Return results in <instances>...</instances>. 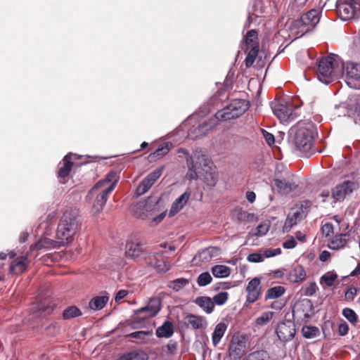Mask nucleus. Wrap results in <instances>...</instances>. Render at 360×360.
I'll list each match as a JSON object with an SVG mask.
<instances>
[{
	"label": "nucleus",
	"mask_w": 360,
	"mask_h": 360,
	"mask_svg": "<svg viewBox=\"0 0 360 360\" xmlns=\"http://www.w3.org/2000/svg\"><path fill=\"white\" fill-rule=\"evenodd\" d=\"M79 221L76 214L72 211H65L60 218L56 231L57 240L63 246L71 243L77 233Z\"/></svg>",
	"instance_id": "nucleus-1"
},
{
	"label": "nucleus",
	"mask_w": 360,
	"mask_h": 360,
	"mask_svg": "<svg viewBox=\"0 0 360 360\" xmlns=\"http://www.w3.org/2000/svg\"><path fill=\"white\" fill-rule=\"evenodd\" d=\"M291 130L294 133L293 143L295 149L300 152L309 151L314 144L315 136L317 135L314 126L312 124L304 126L299 124Z\"/></svg>",
	"instance_id": "nucleus-2"
},
{
	"label": "nucleus",
	"mask_w": 360,
	"mask_h": 360,
	"mask_svg": "<svg viewBox=\"0 0 360 360\" xmlns=\"http://www.w3.org/2000/svg\"><path fill=\"white\" fill-rule=\"evenodd\" d=\"M212 164V160L200 148L195 149L191 156L186 158L188 171L186 178L189 181L197 180L201 172L207 169Z\"/></svg>",
	"instance_id": "nucleus-3"
},
{
	"label": "nucleus",
	"mask_w": 360,
	"mask_h": 360,
	"mask_svg": "<svg viewBox=\"0 0 360 360\" xmlns=\"http://www.w3.org/2000/svg\"><path fill=\"white\" fill-rule=\"evenodd\" d=\"M317 66L318 79L323 84H330L336 75L334 56L330 55L320 58L317 61Z\"/></svg>",
	"instance_id": "nucleus-4"
},
{
	"label": "nucleus",
	"mask_w": 360,
	"mask_h": 360,
	"mask_svg": "<svg viewBox=\"0 0 360 360\" xmlns=\"http://www.w3.org/2000/svg\"><path fill=\"white\" fill-rule=\"evenodd\" d=\"M248 109V103L243 99H234L230 104L217 112V117L220 121L236 119L242 115Z\"/></svg>",
	"instance_id": "nucleus-5"
},
{
	"label": "nucleus",
	"mask_w": 360,
	"mask_h": 360,
	"mask_svg": "<svg viewBox=\"0 0 360 360\" xmlns=\"http://www.w3.org/2000/svg\"><path fill=\"white\" fill-rule=\"evenodd\" d=\"M275 115L283 123L295 120L298 116V107L290 101H281L272 106Z\"/></svg>",
	"instance_id": "nucleus-6"
},
{
	"label": "nucleus",
	"mask_w": 360,
	"mask_h": 360,
	"mask_svg": "<svg viewBox=\"0 0 360 360\" xmlns=\"http://www.w3.org/2000/svg\"><path fill=\"white\" fill-rule=\"evenodd\" d=\"M337 11L341 20L346 21L360 15V0H337Z\"/></svg>",
	"instance_id": "nucleus-7"
},
{
	"label": "nucleus",
	"mask_w": 360,
	"mask_h": 360,
	"mask_svg": "<svg viewBox=\"0 0 360 360\" xmlns=\"http://www.w3.org/2000/svg\"><path fill=\"white\" fill-rule=\"evenodd\" d=\"M115 184H110L106 187L98 186L96 184L89 191L86 198L90 199L94 197L96 198L94 205L93 210L95 212H100L103 210L105 205L109 194L114 190Z\"/></svg>",
	"instance_id": "nucleus-8"
},
{
	"label": "nucleus",
	"mask_w": 360,
	"mask_h": 360,
	"mask_svg": "<svg viewBox=\"0 0 360 360\" xmlns=\"http://www.w3.org/2000/svg\"><path fill=\"white\" fill-rule=\"evenodd\" d=\"M320 12L317 9H311L302 14L300 19L295 22V26L302 33L312 30L320 20Z\"/></svg>",
	"instance_id": "nucleus-9"
},
{
	"label": "nucleus",
	"mask_w": 360,
	"mask_h": 360,
	"mask_svg": "<svg viewBox=\"0 0 360 360\" xmlns=\"http://www.w3.org/2000/svg\"><path fill=\"white\" fill-rule=\"evenodd\" d=\"M359 188V183L350 180H345L333 188L332 198L335 202L343 200L347 195Z\"/></svg>",
	"instance_id": "nucleus-10"
},
{
	"label": "nucleus",
	"mask_w": 360,
	"mask_h": 360,
	"mask_svg": "<svg viewBox=\"0 0 360 360\" xmlns=\"http://www.w3.org/2000/svg\"><path fill=\"white\" fill-rule=\"evenodd\" d=\"M247 346L246 338L243 335H233L231 338L229 354L233 360L240 359L245 354Z\"/></svg>",
	"instance_id": "nucleus-11"
},
{
	"label": "nucleus",
	"mask_w": 360,
	"mask_h": 360,
	"mask_svg": "<svg viewBox=\"0 0 360 360\" xmlns=\"http://www.w3.org/2000/svg\"><path fill=\"white\" fill-rule=\"evenodd\" d=\"M345 81L350 88L360 89V63L353 62L347 63Z\"/></svg>",
	"instance_id": "nucleus-12"
},
{
	"label": "nucleus",
	"mask_w": 360,
	"mask_h": 360,
	"mask_svg": "<svg viewBox=\"0 0 360 360\" xmlns=\"http://www.w3.org/2000/svg\"><path fill=\"white\" fill-rule=\"evenodd\" d=\"M295 325L290 320H285L280 323L276 328V333L278 339L283 342L292 340L295 335Z\"/></svg>",
	"instance_id": "nucleus-13"
},
{
	"label": "nucleus",
	"mask_w": 360,
	"mask_h": 360,
	"mask_svg": "<svg viewBox=\"0 0 360 360\" xmlns=\"http://www.w3.org/2000/svg\"><path fill=\"white\" fill-rule=\"evenodd\" d=\"M285 177L283 179L277 177L274 180V184L278 191L283 194H288L293 191L297 187V184L294 181L292 175L289 172H285Z\"/></svg>",
	"instance_id": "nucleus-14"
},
{
	"label": "nucleus",
	"mask_w": 360,
	"mask_h": 360,
	"mask_svg": "<svg viewBox=\"0 0 360 360\" xmlns=\"http://www.w3.org/2000/svg\"><path fill=\"white\" fill-rule=\"evenodd\" d=\"M218 121H220V120L217 117L216 112L214 117L203 122L202 124H200L197 127L191 129L188 135L192 136L193 139H197L202 136L213 129V128L218 124Z\"/></svg>",
	"instance_id": "nucleus-15"
},
{
	"label": "nucleus",
	"mask_w": 360,
	"mask_h": 360,
	"mask_svg": "<svg viewBox=\"0 0 360 360\" xmlns=\"http://www.w3.org/2000/svg\"><path fill=\"white\" fill-rule=\"evenodd\" d=\"M245 290L247 292L246 302L254 303L262 295L261 281L259 278H253L247 285Z\"/></svg>",
	"instance_id": "nucleus-16"
},
{
	"label": "nucleus",
	"mask_w": 360,
	"mask_h": 360,
	"mask_svg": "<svg viewBox=\"0 0 360 360\" xmlns=\"http://www.w3.org/2000/svg\"><path fill=\"white\" fill-rule=\"evenodd\" d=\"M352 240L350 231L344 233H339L334 236L328 243V248L331 250H338L349 247L348 243Z\"/></svg>",
	"instance_id": "nucleus-17"
},
{
	"label": "nucleus",
	"mask_w": 360,
	"mask_h": 360,
	"mask_svg": "<svg viewBox=\"0 0 360 360\" xmlns=\"http://www.w3.org/2000/svg\"><path fill=\"white\" fill-rule=\"evenodd\" d=\"M154 317L150 314L148 309L144 306L139 308L134 311L132 315V326L134 328L141 327L144 325L146 321L150 318Z\"/></svg>",
	"instance_id": "nucleus-18"
},
{
	"label": "nucleus",
	"mask_w": 360,
	"mask_h": 360,
	"mask_svg": "<svg viewBox=\"0 0 360 360\" xmlns=\"http://www.w3.org/2000/svg\"><path fill=\"white\" fill-rule=\"evenodd\" d=\"M202 179L206 184L207 186L210 188H213L216 186L218 179L219 174L216 167L214 164H212L211 166H209L207 169H205L202 172H201Z\"/></svg>",
	"instance_id": "nucleus-19"
},
{
	"label": "nucleus",
	"mask_w": 360,
	"mask_h": 360,
	"mask_svg": "<svg viewBox=\"0 0 360 360\" xmlns=\"http://www.w3.org/2000/svg\"><path fill=\"white\" fill-rule=\"evenodd\" d=\"M191 195V192L187 189L182 193L172 205L169 210V216L173 217L180 210L183 209L184 205L187 203Z\"/></svg>",
	"instance_id": "nucleus-20"
},
{
	"label": "nucleus",
	"mask_w": 360,
	"mask_h": 360,
	"mask_svg": "<svg viewBox=\"0 0 360 360\" xmlns=\"http://www.w3.org/2000/svg\"><path fill=\"white\" fill-rule=\"evenodd\" d=\"M303 217V212L302 208H298L290 212L285 219L283 226L284 231H289L298 221H301Z\"/></svg>",
	"instance_id": "nucleus-21"
},
{
	"label": "nucleus",
	"mask_w": 360,
	"mask_h": 360,
	"mask_svg": "<svg viewBox=\"0 0 360 360\" xmlns=\"http://www.w3.org/2000/svg\"><path fill=\"white\" fill-rule=\"evenodd\" d=\"M71 155H72V153L67 154L63 158V162L61 163H60V165H62L59 167L58 174V177L60 179H64L65 178H66L69 175V174L71 171V169L73 166V162L72 161ZM60 183H63V184L65 183V180H63V181L60 180Z\"/></svg>",
	"instance_id": "nucleus-22"
},
{
	"label": "nucleus",
	"mask_w": 360,
	"mask_h": 360,
	"mask_svg": "<svg viewBox=\"0 0 360 360\" xmlns=\"http://www.w3.org/2000/svg\"><path fill=\"white\" fill-rule=\"evenodd\" d=\"M312 308L313 304L311 301L308 299H304L295 305V309L292 311L293 316L302 312L303 317L307 319L309 317V312L312 310Z\"/></svg>",
	"instance_id": "nucleus-23"
},
{
	"label": "nucleus",
	"mask_w": 360,
	"mask_h": 360,
	"mask_svg": "<svg viewBox=\"0 0 360 360\" xmlns=\"http://www.w3.org/2000/svg\"><path fill=\"white\" fill-rule=\"evenodd\" d=\"M143 252V243L141 242L128 241L126 245V255L131 258H137Z\"/></svg>",
	"instance_id": "nucleus-24"
},
{
	"label": "nucleus",
	"mask_w": 360,
	"mask_h": 360,
	"mask_svg": "<svg viewBox=\"0 0 360 360\" xmlns=\"http://www.w3.org/2000/svg\"><path fill=\"white\" fill-rule=\"evenodd\" d=\"M287 278L291 283L302 282L306 278V271L302 266L297 265L289 271Z\"/></svg>",
	"instance_id": "nucleus-25"
},
{
	"label": "nucleus",
	"mask_w": 360,
	"mask_h": 360,
	"mask_svg": "<svg viewBox=\"0 0 360 360\" xmlns=\"http://www.w3.org/2000/svg\"><path fill=\"white\" fill-rule=\"evenodd\" d=\"M226 330L227 325L224 322H219L215 326L212 334V342L214 347H217L219 345Z\"/></svg>",
	"instance_id": "nucleus-26"
},
{
	"label": "nucleus",
	"mask_w": 360,
	"mask_h": 360,
	"mask_svg": "<svg viewBox=\"0 0 360 360\" xmlns=\"http://www.w3.org/2000/svg\"><path fill=\"white\" fill-rule=\"evenodd\" d=\"M63 246L60 245V240H53L48 238H42L39 239L34 245L33 248L37 250L42 249H51Z\"/></svg>",
	"instance_id": "nucleus-27"
},
{
	"label": "nucleus",
	"mask_w": 360,
	"mask_h": 360,
	"mask_svg": "<svg viewBox=\"0 0 360 360\" xmlns=\"http://www.w3.org/2000/svg\"><path fill=\"white\" fill-rule=\"evenodd\" d=\"M27 266V257H20L13 261L10 266V270L12 273L20 274L22 273Z\"/></svg>",
	"instance_id": "nucleus-28"
},
{
	"label": "nucleus",
	"mask_w": 360,
	"mask_h": 360,
	"mask_svg": "<svg viewBox=\"0 0 360 360\" xmlns=\"http://www.w3.org/2000/svg\"><path fill=\"white\" fill-rule=\"evenodd\" d=\"M195 303L202 308L207 314H211L214 308L213 300L209 297H199L196 298Z\"/></svg>",
	"instance_id": "nucleus-29"
},
{
	"label": "nucleus",
	"mask_w": 360,
	"mask_h": 360,
	"mask_svg": "<svg viewBox=\"0 0 360 360\" xmlns=\"http://www.w3.org/2000/svg\"><path fill=\"white\" fill-rule=\"evenodd\" d=\"M155 333L158 338H168L174 333V326L170 321H166L157 328Z\"/></svg>",
	"instance_id": "nucleus-30"
},
{
	"label": "nucleus",
	"mask_w": 360,
	"mask_h": 360,
	"mask_svg": "<svg viewBox=\"0 0 360 360\" xmlns=\"http://www.w3.org/2000/svg\"><path fill=\"white\" fill-rule=\"evenodd\" d=\"M162 300L159 297H150L146 304V307L150 311V314L155 317L161 310Z\"/></svg>",
	"instance_id": "nucleus-31"
},
{
	"label": "nucleus",
	"mask_w": 360,
	"mask_h": 360,
	"mask_svg": "<svg viewBox=\"0 0 360 360\" xmlns=\"http://www.w3.org/2000/svg\"><path fill=\"white\" fill-rule=\"evenodd\" d=\"M108 300L109 297L105 295L96 296L90 300L89 306L93 310H101L106 305Z\"/></svg>",
	"instance_id": "nucleus-32"
},
{
	"label": "nucleus",
	"mask_w": 360,
	"mask_h": 360,
	"mask_svg": "<svg viewBox=\"0 0 360 360\" xmlns=\"http://www.w3.org/2000/svg\"><path fill=\"white\" fill-rule=\"evenodd\" d=\"M242 360H278L271 357L265 350H257L250 352Z\"/></svg>",
	"instance_id": "nucleus-33"
},
{
	"label": "nucleus",
	"mask_w": 360,
	"mask_h": 360,
	"mask_svg": "<svg viewBox=\"0 0 360 360\" xmlns=\"http://www.w3.org/2000/svg\"><path fill=\"white\" fill-rule=\"evenodd\" d=\"M148 354L143 351H133L123 354L117 360H148Z\"/></svg>",
	"instance_id": "nucleus-34"
},
{
	"label": "nucleus",
	"mask_w": 360,
	"mask_h": 360,
	"mask_svg": "<svg viewBox=\"0 0 360 360\" xmlns=\"http://www.w3.org/2000/svg\"><path fill=\"white\" fill-rule=\"evenodd\" d=\"M188 325L193 329H203L207 326L205 319L195 315H190L188 317Z\"/></svg>",
	"instance_id": "nucleus-35"
},
{
	"label": "nucleus",
	"mask_w": 360,
	"mask_h": 360,
	"mask_svg": "<svg viewBox=\"0 0 360 360\" xmlns=\"http://www.w3.org/2000/svg\"><path fill=\"white\" fill-rule=\"evenodd\" d=\"M212 274L215 278H223L228 277L231 274L229 266L222 264H217L212 267Z\"/></svg>",
	"instance_id": "nucleus-36"
},
{
	"label": "nucleus",
	"mask_w": 360,
	"mask_h": 360,
	"mask_svg": "<svg viewBox=\"0 0 360 360\" xmlns=\"http://www.w3.org/2000/svg\"><path fill=\"white\" fill-rule=\"evenodd\" d=\"M245 42L246 51L249 49V47L259 46L257 32L255 30H250L248 31L245 36Z\"/></svg>",
	"instance_id": "nucleus-37"
},
{
	"label": "nucleus",
	"mask_w": 360,
	"mask_h": 360,
	"mask_svg": "<svg viewBox=\"0 0 360 360\" xmlns=\"http://www.w3.org/2000/svg\"><path fill=\"white\" fill-rule=\"evenodd\" d=\"M55 307L56 304L53 302L49 300L42 301L38 303L35 307L37 311L45 314H50L52 313Z\"/></svg>",
	"instance_id": "nucleus-38"
},
{
	"label": "nucleus",
	"mask_w": 360,
	"mask_h": 360,
	"mask_svg": "<svg viewBox=\"0 0 360 360\" xmlns=\"http://www.w3.org/2000/svg\"><path fill=\"white\" fill-rule=\"evenodd\" d=\"M333 114L338 117L348 116L352 117V108H348V105L346 103H341L339 105H336L333 110Z\"/></svg>",
	"instance_id": "nucleus-39"
},
{
	"label": "nucleus",
	"mask_w": 360,
	"mask_h": 360,
	"mask_svg": "<svg viewBox=\"0 0 360 360\" xmlns=\"http://www.w3.org/2000/svg\"><path fill=\"white\" fill-rule=\"evenodd\" d=\"M117 173L115 172H109L105 179H101L96 183V187L98 186H104L106 187L110 184H114L115 186H116L117 183Z\"/></svg>",
	"instance_id": "nucleus-40"
},
{
	"label": "nucleus",
	"mask_w": 360,
	"mask_h": 360,
	"mask_svg": "<svg viewBox=\"0 0 360 360\" xmlns=\"http://www.w3.org/2000/svg\"><path fill=\"white\" fill-rule=\"evenodd\" d=\"M82 313L81 310L76 306H70L66 308L62 314L63 319L65 320L77 318L81 316Z\"/></svg>",
	"instance_id": "nucleus-41"
},
{
	"label": "nucleus",
	"mask_w": 360,
	"mask_h": 360,
	"mask_svg": "<svg viewBox=\"0 0 360 360\" xmlns=\"http://www.w3.org/2000/svg\"><path fill=\"white\" fill-rule=\"evenodd\" d=\"M302 333L304 338L312 339L318 337L320 331L318 327L314 326H304L302 328Z\"/></svg>",
	"instance_id": "nucleus-42"
},
{
	"label": "nucleus",
	"mask_w": 360,
	"mask_h": 360,
	"mask_svg": "<svg viewBox=\"0 0 360 360\" xmlns=\"http://www.w3.org/2000/svg\"><path fill=\"white\" fill-rule=\"evenodd\" d=\"M259 51V46L249 47L247 51L248 54L245 60V65L247 68H250L252 65L255 61Z\"/></svg>",
	"instance_id": "nucleus-43"
},
{
	"label": "nucleus",
	"mask_w": 360,
	"mask_h": 360,
	"mask_svg": "<svg viewBox=\"0 0 360 360\" xmlns=\"http://www.w3.org/2000/svg\"><path fill=\"white\" fill-rule=\"evenodd\" d=\"M284 292L285 288L281 285L272 287L267 290L265 295V299H276L281 297L284 294Z\"/></svg>",
	"instance_id": "nucleus-44"
},
{
	"label": "nucleus",
	"mask_w": 360,
	"mask_h": 360,
	"mask_svg": "<svg viewBox=\"0 0 360 360\" xmlns=\"http://www.w3.org/2000/svg\"><path fill=\"white\" fill-rule=\"evenodd\" d=\"M189 283V280L179 278L169 282L168 287L175 292H178Z\"/></svg>",
	"instance_id": "nucleus-45"
},
{
	"label": "nucleus",
	"mask_w": 360,
	"mask_h": 360,
	"mask_svg": "<svg viewBox=\"0 0 360 360\" xmlns=\"http://www.w3.org/2000/svg\"><path fill=\"white\" fill-rule=\"evenodd\" d=\"M172 148V143L171 142H165L163 144L160 146L151 155L155 158H161L167 155Z\"/></svg>",
	"instance_id": "nucleus-46"
},
{
	"label": "nucleus",
	"mask_w": 360,
	"mask_h": 360,
	"mask_svg": "<svg viewBox=\"0 0 360 360\" xmlns=\"http://www.w3.org/2000/svg\"><path fill=\"white\" fill-rule=\"evenodd\" d=\"M144 211H148L146 205L143 202L137 203L134 207V215L141 219L145 220L148 218V215Z\"/></svg>",
	"instance_id": "nucleus-47"
},
{
	"label": "nucleus",
	"mask_w": 360,
	"mask_h": 360,
	"mask_svg": "<svg viewBox=\"0 0 360 360\" xmlns=\"http://www.w3.org/2000/svg\"><path fill=\"white\" fill-rule=\"evenodd\" d=\"M337 278L338 275L335 272L328 271L321 277V283H323L328 287H331Z\"/></svg>",
	"instance_id": "nucleus-48"
},
{
	"label": "nucleus",
	"mask_w": 360,
	"mask_h": 360,
	"mask_svg": "<svg viewBox=\"0 0 360 360\" xmlns=\"http://www.w3.org/2000/svg\"><path fill=\"white\" fill-rule=\"evenodd\" d=\"M274 316V312L273 311H265L262 314L261 316H258L256 320L255 323L258 326H264L267 324L273 318Z\"/></svg>",
	"instance_id": "nucleus-49"
},
{
	"label": "nucleus",
	"mask_w": 360,
	"mask_h": 360,
	"mask_svg": "<svg viewBox=\"0 0 360 360\" xmlns=\"http://www.w3.org/2000/svg\"><path fill=\"white\" fill-rule=\"evenodd\" d=\"M343 316L352 324H356L358 321V316L356 312L350 308H345L342 310Z\"/></svg>",
	"instance_id": "nucleus-50"
},
{
	"label": "nucleus",
	"mask_w": 360,
	"mask_h": 360,
	"mask_svg": "<svg viewBox=\"0 0 360 360\" xmlns=\"http://www.w3.org/2000/svg\"><path fill=\"white\" fill-rule=\"evenodd\" d=\"M212 278L209 272L201 273L197 279L199 286H205L211 283Z\"/></svg>",
	"instance_id": "nucleus-51"
},
{
	"label": "nucleus",
	"mask_w": 360,
	"mask_h": 360,
	"mask_svg": "<svg viewBox=\"0 0 360 360\" xmlns=\"http://www.w3.org/2000/svg\"><path fill=\"white\" fill-rule=\"evenodd\" d=\"M152 183L145 177L136 189L138 195H143L146 193L153 186Z\"/></svg>",
	"instance_id": "nucleus-52"
},
{
	"label": "nucleus",
	"mask_w": 360,
	"mask_h": 360,
	"mask_svg": "<svg viewBox=\"0 0 360 360\" xmlns=\"http://www.w3.org/2000/svg\"><path fill=\"white\" fill-rule=\"evenodd\" d=\"M152 183L145 177L136 189L138 195H143L146 193L153 186Z\"/></svg>",
	"instance_id": "nucleus-53"
},
{
	"label": "nucleus",
	"mask_w": 360,
	"mask_h": 360,
	"mask_svg": "<svg viewBox=\"0 0 360 360\" xmlns=\"http://www.w3.org/2000/svg\"><path fill=\"white\" fill-rule=\"evenodd\" d=\"M229 294L226 292H220L213 297L214 304L217 305H223L228 300Z\"/></svg>",
	"instance_id": "nucleus-54"
},
{
	"label": "nucleus",
	"mask_w": 360,
	"mask_h": 360,
	"mask_svg": "<svg viewBox=\"0 0 360 360\" xmlns=\"http://www.w3.org/2000/svg\"><path fill=\"white\" fill-rule=\"evenodd\" d=\"M270 228V224L269 222L264 221L259 224L256 228L255 236L257 237L263 236L267 233Z\"/></svg>",
	"instance_id": "nucleus-55"
},
{
	"label": "nucleus",
	"mask_w": 360,
	"mask_h": 360,
	"mask_svg": "<svg viewBox=\"0 0 360 360\" xmlns=\"http://www.w3.org/2000/svg\"><path fill=\"white\" fill-rule=\"evenodd\" d=\"M358 293V289L354 286L349 288L345 294V297L347 301H352L354 297Z\"/></svg>",
	"instance_id": "nucleus-56"
},
{
	"label": "nucleus",
	"mask_w": 360,
	"mask_h": 360,
	"mask_svg": "<svg viewBox=\"0 0 360 360\" xmlns=\"http://www.w3.org/2000/svg\"><path fill=\"white\" fill-rule=\"evenodd\" d=\"M264 255L255 252V253L250 254L248 256L247 259L250 262L257 263V262H262L264 260Z\"/></svg>",
	"instance_id": "nucleus-57"
},
{
	"label": "nucleus",
	"mask_w": 360,
	"mask_h": 360,
	"mask_svg": "<svg viewBox=\"0 0 360 360\" xmlns=\"http://www.w3.org/2000/svg\"><path fill=\"white\" fill-rule=\"evenodd\" d=\"M352 117L354 118V121L356 124L360 123V102H358L354 108H352Z\"/></svg>",
	"instance_id": "nucleus-58"
},
{
	"label": "nucleus",
	"mask_w": 360,
	"mask_h": 360,
	"mask_svg": "<svg viewBox=\"0 0 360 360\" xmlns=\"http://www.w3.org/2000/svg\"><path fill=\"white\" fill-rule=\"evenodd\" d=\"M262 135L266 141V142L268 143L269 146H272L275 143V138L274 136L268 132L267 131L264 129H262Z\"/></svg>",
	"instance_id": "nucleus-59"
},
{
	"label": "nucleus",
	"mask_w": 360,
	"mask_h": 360,
	"mask_svg": "<svg viewBox=\"0 0 360 360\" xmlns=\"http://www.w3.org/2000/svg\"><path fill=\"white\" fill-rule=\"evenodd\" d=\"M150 333L149 331L140 330V331L133 332V333H130L129 335V336L136 338V339L144 340L147 336H148L150 335Z\"/></svg>",
	"instance_id": "nucleus-60"
},
{
	"label": "nucleus",
	"mask_w": 360,
	"mask_h": 360,
	"mask_svg": "<svg viewBox=\"0 0 360 360\" xmlns=\"http://www.w3.org/2000/svg\"><path fill=\"white\" fill-rule=\"evenodd\" d=\"M209 254V251L207 252L206 249H204L202 251H200L195 257L198 258V259L202 262H206L211 259Z\"/></svg>",
	"instance_id": "nucleus-61"
},
{
	"label": "nucleus",
	"mask_w": 360,
	"mask_h": 360,
	"mask_svg": "<svg viewBox=\"0 0 360 360\" xmlns=\"http://www.w3.org/2000/svg\"><path fill=\"white\" fill-rule=\"evenodd\" d=\"M349 331V326L348 324L342 321L338 325V335L340 336H344L347 334Z\"/></svg>",
	"instance_id": "nucleus-62"
},
{
	"label": "nucleus",
	"mask_w": 360,
	"mask_h": 360,
	"mask_svg": "<svg viewBox=\"0 0 360 360\" xmlns=\"http://www.w3.org/2000/svg\"><path fill=\"white\" fill-rule=\"evenodd\" d=\"M281 253V248H275V249H267L264 252V256L266 258L271 257L276 255H278Z\"/></svg>",
	"instance_id": "nucleus-63"
},
{
	"label": "nucleus",
	"mask_w": 360,
	"mask_h": 360,
	"mask_svg": "<svg viewBox=\"0 0 360 360\" xmlns=\"http://www.w3.org/2000/svg\"><path fill=\"white\" fill-rule=\"evenodd\" d=\"M316 292V285L315 283H311L304 290V294L307 296H312Z\"/></svg>",
	"instance_id": "nucleus-64"
}]
</instances>
